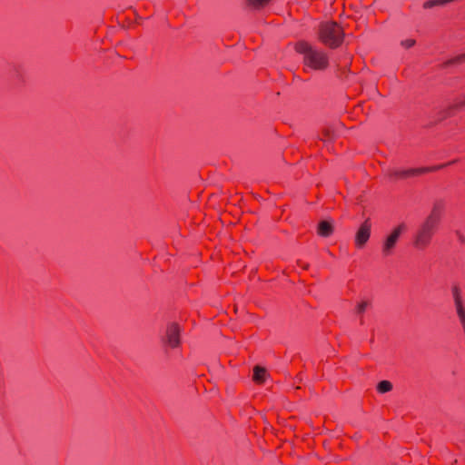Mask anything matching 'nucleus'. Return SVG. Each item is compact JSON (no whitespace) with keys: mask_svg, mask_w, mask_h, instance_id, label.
Masks as SVG:
<instances>
[{"mask_svg":"<svg viewBox=\"0 0 465 465\" xmlns=\"http://www.w3.org/2000/svg\"><path fill=\"white\" fill-rule=\"evenodd\" d=\"M295 49L303 54L304 65L313 70H324L329 64L327 54L306 42H300Z\"/></svg>","mask_w":465,"mask_h":465,"instance_id":"2","label":"nucleus"},{"mask_svg":"<svg viewBox=\"0 0 465 465\" xmlns=\"http://www.w3.org/2000/svg\"><path fill=\"white\" fill-rule=\"evenodd\" d=\"M453 1L454 0H429L423 4V8L430 9L435 6L444 5Z\"/></svg>","mask_w":465,"mask_h":465,"instance_id":"10","label":"nucleus"},{"mask_svg":"<svg viewBox=\"0 0 465 465\" xmlns=\"http://www.w3.org/2000/svg\"><path fill=\"white\" fill-rule=\"evenodd\" d=\"M334 230L333 223L331 221L323 220L319 223L317 227V233L321 237H329L332 234Z\"/></svg>","mask_w":465,"mask_h":465,"instance_id":"8","label":"nucleus"},{"mask_svg":"<svg viewBox=\"0 0 465 465\" xmlns=\"http://www.w3.org/2000/svg\"><path fill=\"white\" fill-rule=\"evenodd\" d=\"M392 384L389 381H381L377 385V390L380 393H386L391 391Z\"/></svg>","mask_w":465,"mask_h":465,"instance_id":"12","label":"nucleus"},{"mask_svg":"<svg viewBox=\"0 0 465 465\" xmlns=\"http://www.w3.org/2000/svg\"><path fill=\"white\" fill-rule=\"evenodd\" d=\"M266 380V370L256 366L253 371V381L257 383H263Z\"/></svg>","mask_w":465,"mask_h":465,"instance_id":"9","label":"nucleus"},{"mask_svg":"<svg viewBox=\"0 0 465 465\" xmlns=\"http://www.w3.org/2000/svg\"><path fill=\"white\" fill-rule=\"evenodd\" d=\"M454 304L463 303L461 292L459 287L454 286L451 290Z\"/></svg>","mask_w":465,"mask_h":465,"instance_id":"13","label":"nucleus"},{"mask_svg":"<svg viewBox=\"0 0 465 465\" xmlns=\"http://www.w3.org/2000/svg\"><path fill=\"white\" fill-rule=\"evenodd\" d=\"M414 45H415V40L414 39H406V40L401 41V45L404 48H411Z\"/></svg>","mask_w":465,"mask_h":465,"instance_id":"15","label":"nucleus"},{"mask_svg":"<svg viewBox=\"0 0 465 465\" xmlns=\"http://www.w3.org/2000/svg\"><path fill=\"white\" fill-rule=\"evenodd\" d=\"M435 169H437V168L435 167ZM430 170H434V168H432V169H430V168L399 169V170H395L392 173V175L396 178L405 179V178H409V177L420 175V174L427 173Z\"/></svg>","mask_w":465,"mask_h":465,"instance_id":"7","label":"nucleus"},{"mask_svg":"<svg viewBox=\"0 0 465 465\" xmlns=\"http://www.w3.org/2000/svg\"><path fill=\"white\" fill-rule=\"evenodd\" d=\"M324 136H325V138H326L327 140H331V136L330 135L329 131H326V132L324 133Z\"/></svg>","mask_w":465,"mask_h":465,"instance_id":"16","label":"nucleus"},{"mask_svg":"<svg viewBox=\"0 0 465 465\" xmlns=\"http://www.w3.org/2000/svg\"><path fill=\"white\" fill-rule=\"evenodd\" d=\"M441 217V208L434 205L430 214L420 225L413 237V246L423 251L430 244L431 239L438 228Z\"/></svg>","mask_w":465,"mask_h":465,"instance_id":"1","label":"nucleus"},{"mask_svg":"<svg viewBox=\"0 0 465 465\" xmlns=\"http://www.w3.org/2000/svg\"><path fill=\"white\" fill-rule=\"evenodd\" d=\"M371 224L370 220H365L358 229L355 235V245L357 248H362L369 241L371 236Z\"/></svg>","mask_w":465,"mask_h":465,"instance_id":"5","label":"nucleus"},{"mask_svg":"<svg viewBox=\"0 0 465 465\" xmlns=\"http://www.w3.org/2000/svg\"><path fill=\"white\" fill-rule=\"evenodd\" d=\"M407 230V224L401 223L391 231V232L384 238L381 244V252L383 256H390L393 253L401 236L404 234Z\"/></svg>","mask_w":465,"mask_h":465,"instance_id":"4","label":"nucleus"},{"mask_svg":"<svg viewBox=\"0 0 465 465\" xmlns=\"http://www.w3.org/2000/svg\"><path fill=\"white\" fill-rule=\"evenodd\" d=\"M342 35L341 28L334 22H326L321 26L320 38L323 44L330 47L339 46L342 41Z\"/></svg>","mask_w":465,"mask_h":465,"instance_id":"3","label":"nucleus"},{"mask_svg":"<svg viewBox=\"0 0 465 465\" xmlns=\"http://www.w3.org/2000/svg\"><path fill=\"white\" fill-rule=\"evenodd\" d=\"M368 305L369 303L366 301H361V302H359L356 306L357 313H363L368 308Z\"/></svg>","mask_w":465,"mask_h":465,"instance_id":"14","label":"nucleus"},{"mask_svg":"<svg viewBox=\"0 0 465 465\" xmlns=\"http://www.w3.org/2000/svg\"><path fill=\"white\" fill-rule=\"evenodd\" d=\"M165 342L168 346L175 348L180 343V328L176 323H170L166 329Z\"/></svg>","mask_w":465,"mask_h":465,"instance_id":"6","label":"nucleus"},{"mask_svg":"<svg viewBox=\"0 0 465 465\" xmlns=\"http://www.w3.org/2000/svg\"><path fill=\"white\" fill-rule=\"evenodd\" d=\"M271 0H247L248 5L252 9L264 7Z\"/></svg>","mask_w":465,"mask_h":465,"instance_id":"11","label":"nucleus"},{"mask_svg":"<svg viewBox=\"0 0 465 465\" xmlns=\"http://www.w3.org/2000/svg\"><path fill=\"white\" fill-rule=\"evenodd\" d=\"M464 57H465V54H462V56L458 57V60H459V61H461L462 59H464Z\"/></svg>","mask_w":465,"mask_h":465,"instance_id":"17","label":"nucleus"}]
</instances>
